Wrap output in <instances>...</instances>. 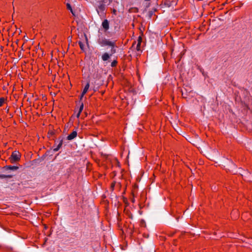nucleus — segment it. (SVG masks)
Returning <instances> with one entry per match:
<instances>
[{
    "instance_id": "1",
    "label": "nucleus",
    "mask_w": 252,
    "mask_h": 252,
    "mask_svg": "<svg viewBox=\"0 0 252 252\" xmlns=\"http://www.w3.org/2000/svg\"><path fill=\"white\" fill-rule=\"evenodd\" d=\"M97 43L101 46L104 47L105 46H115V42L112 41L108 39H106L103 37H99L97 39Z\"/></svg>"
},
{
    "instance_id": "2",
    "label": "nucleus",
    "mask_w": 252,
    "mask_h": 252,
    "mask_svg": "<svg viewBox=\"0 0 252 252\" xmlns=\"http://www.w3.org/2000/svg\"><path fill=\"white\" fill-rule=\"evenodd\" d=\"M21 154L17 151H14L12 152L11 157L9 158L10 161L11 163H14L20 159Z\"/></svg>"
},
{
    "instance_id": "3",
    "label": "nucleus",
    "mask_w": 252,
    "mask_h": 252,
    "mask_svg": "<svg viewBox=\"0 0 252 252\" xmlns=\"http://www.w3.org/2000/svg\"><path fill=\"white\" fill-rule=\"evenodd\" d=\"M63 140H61L59 141H56L55 144L53 147V151L54 152H57L62 146Z\"/></svg>"
},
{
    "instance_id": "4",
    "label": "nucleus",
    "mask_w": 252,
    "mask_h": 252,
    "mask_svg": "<svg viewBox=\"0 0 252 252\" xmlns=\"http://www.w3.org/2000/svg\"><path fill=\"white\" fill-rule=\"evenodd\" d=\"M141 43V38L140 37H139V39L138 40L137 43H136V42H135L134 43H133L132 45V47L133 48L136 49V50L137 51H141V48H140Z\"/></svg>"
},
{
    "instance_id": "5",
    "label": "nucleus",
    "mask_w": 252,
    "mask_h": 252,
    "mask_svg": "<svg viewBox=\"0 0 252 252\" xmlns=\"http://www.w3.org/2000/svg\"><path fill=\"white\" fill-rule=\"evenodd\" d=\"M102 26L105 32L109 29V24L108 21L107 19H105L103 21L102 23Z\"/></svg>"
},
{
    "instance_id": "6",
    "label": "nucleus",
    "mask_w": 252,
    "mask_h": 252,
    "mask_svg": "<svg viewBox=\"0 0 252 252\" xmlns=\"http://www.w3.org/2000/svg\"><path fill=\"white\" fill-rule=\"evenodd\" d=\"M89 87H90V84L89 82H88L83 90V92H82V94L80 96V99H82L83 98V97L84 96V95L87 93V92H88V91L89 90Z\"/></svg>"
},
{
    "instance_id": "7",
    "label": "nucleus",
    "mask_w": 252,
    "mask_h": 252,
    "mask_svg": "<svg viewBox=\"0 0 252 252\" xmlns=\"http://www.w3.org/2000/svg\"><path fill=\"white\" fill-rule=\"evenodd\" d=\"M111 56L112 54H109L108 53L105 52L102 54L101 59L103 61L105 62L108 61Z\"/></svg>"
},
{
    "instance_id": "8",
    "label": "nucleus",
    "mask_w": 252,
    "mask_h": 252,
    "mask_svg": "<svg viewBox=\"0 0 252 252\" xmlns=\"http://www.w3.org/2000/svg\"><path fill=\"white\" fill-rule=\"evenodd\" d=\"M77 133L76 131H73L70 134H69L67 137L68 140H71L77 136Z\"/></svg>"
},
{
    "instance_id": "9",
    "label": "nucleus",
    "mask_w": 252,
    "mask_h": 252,
    "mask_svg": "<svg viewBox=\"0 0 252 252\" xmlns=\"http://www.w3.org/2000/svg\"><path fill=\"white\" fill-rule=\"evenodd\" d=\"M105 9V5L102 2L100 3L99 5L98 6L96 10L97 12H99V11H104Z\"/></svg>"
},
{
    "instance_id": "10",
    "label": "nucleus",
    "mask_w": 252,
    "mask_h": 252,
    "mask_svg": "<svg viewBox=\"0 0 252 252\" xmlns=\"http://www.w3.org/2000/svg\"><path fill=\"white\" fill-rule=\"evenodd\" d=\"M6 168L10 170H16L18 169V167L16 166H6Z\"/></svg>"
},
{
    "instance_id": "11",
    "label": "nucleus",
    "mask_w": 252,
    "mask_h": 252,
    "mask_svg": "<svg viewBox=\"0 0 252 252\" xmlns=\"http://www.w3.org/2000/svg\"><path fill=\"white\" fill-rule=\"evenodd\" d=\"M66 6H67V8L71 11V12L72 13V14L74 15V13H73V10H72V9L71 8L70 4L69 3H67Z\"/></svg>"
},
{
    "instance_id": "12",
    "label": "nucleus",
    "mask_w": 252,
    "mask_h": 252,
    "mask_svg": "<svg viewBox=\"0 0 252 252\" xmlns=\"http://www.w3.org/2000/svg\"><path fill=\"white\" fill-rule=\"evenodd\" d=\"M115 46H111V54H112V55L116 53V49L115 48Z\"/></svg>"
},
{
    "instance_id": "13",
    "label": "nucleus",
    "mask_w": 252,
    "mask_h": 252,
    "mask_svg": "<svg viewBox=\"0 0 252 252\" xmlns=\"http://www.w3.org/2000/svg\"><path fill=\"white\" fill-rule=\"evenodd\" d=\"M5 101V99L3 97L0 98V107L1 106Z\"/></svg>"
},
{
    "instance_id": "14",
    "label": "nucleus",
    "mask_w": 252,
    "mask_h": 252,
    "mask_svg": "<svg viewBox=\"0 0 252 252\" xmlns=\"http://www.w3.org/2000/svg\"><path fill=\"white\" fill-rule=\"evenodd\" d=\"M117 62L116 61H114L111 63V66L112 67L115 66L116 65V64H117Z\"/></svg>"
},
{
    "instance_id": "15",
    "label": "nucleus",
    "mask_w": 252,
    "mask_h": 252,
    "mask_svg": "<svg viewBox=\"0 0 252 252\" xmlns=\"http://www.w3.org/2000/svg\"><path fill=\"white\" fill-rule=\"evenodd\" d=\"M83 109V104H82L81 105L80 107V109H79V113H81V112H82Z\"/></svg>"
},
{
    "instance_id": "16",
    "label": "nucleus",
    "mask_w": 252,
    "mask_h": 252,
    "mask_svg": "<svg viewBox=\"0 0 252 252\" xmlns=\"http://www.w3.org/2000/svg\"><path fill=\"white\" fill-rule=\"evenodd\" d=\"M79 46H80V47L81 49H83V44L81 42H79Z\"/></svg>"
},
{
    "instance_id": "17",
    "label": "nucleus",
    "mask_w": 252,
    "mask_h": 252,
    "mask_svg": "<svg viewBox=\"0 0 252 252\" xmlns=\"http://www.w3.org/2000/svg\"><path fill=\"white\" fill-rule=\"evenodd\" d=\"M7 176H6L5 175H0V178H5L7 177Z\"/></svg>"
},
{
    "instance_id": "18",
    "label": "nucleus",
    "mask_w": 252,
    "mask_h": 252,
    "mask_svg": "<svg viewBox=\"0 0 252 252\" xmlns=\"http://www.w3.org/2000/svg\"><path fill=\"white\" fill-rule=\"evenodd\" d=\"M113 13L114 14H115V15H116V13H117V10H116V9H113Z\"/></svg>"
},
{
    "instance_id": "19",
    "label": "nucleus",
    "mask_w": 252,
    "mask_h": 252,
    "mask_svg": "<svg viewBox=\"0 0 252 252\" xmlns=\"http://www.w3.org/2000/svg\"><path fill=\"white\" fill-rule=\"evenodd\" d=\"M114 186H115V183H113V184H112V185H111V188L113 189V188H114Z\"/></svg>"
},
{
    "instance_id": "20",
    "label": "nucleus",
    "mask_w": 252,
    "mask_h": 252,
    "mask_svg": "<svg viewBox=\"0 0 252 252\" xmlns=\"http://www.w3.org/2000/svg\"><path fill=\"white\" fill-rule=\"evenodd\" d=\"M80 114V113H79V112H78V114H77V117L78 118L79 117Z\"/></svg>"
},
{
    "instance_id": "21",
    "label": "nucleus",
    "mask_w": 252,
    "mask_h": 252,
    "mask_svg": "<svg viewBox=\"0 0 252 252\" xmlns=\"http://www.w3.org/2000/svg\"><path fill=\"white\" fill-rule=\"evenodd\" d=\"M130 218H131V219L132 218V215H130Z\"/></svg>"
},
{
    "instance_id": "22",
    "label": "nucleus",
    "mask_w": 252,
    "mask_h": 252,
    "mask_svg": "<svg viewBox=\"0 0 252 252\" xmlns=\"http://www.w3.org/2000/svg\"><path fill=\"white\" fill-rule=\"evenodd\" d=\"M202 74H203L204 76L205 75V74H204V73L203 72L202 73Z\"/></svg>"
},
{
    "instance_id": "23",
    "label": "nucleus",
    "mask_w": 252,
    "mask_h": 252,
    "mask_svg": "<svg viewBox=\"0 0 252 252\" xmlns=\"http://www.w3.org/2000/svg\"><path fill=\"white\" fill-rule=\"evenodd\" d=\"M145 1H149L150 0H145Z\"/></svg>"
}]
</instances>
